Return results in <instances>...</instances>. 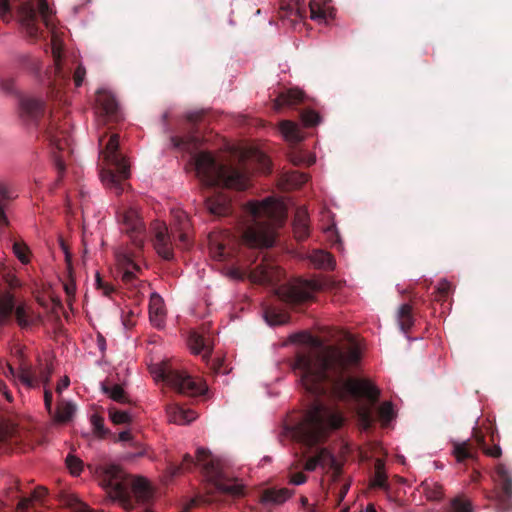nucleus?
<instances>
[{
	"label": "nucleus",
	"mask_w": 512,
	"mask_h": 512,
	"mask_svg": "<svg viewBox=\"0 0 512 512\" xmlns=\"http://www.w3.org/2000/svg\"><path fill=\"white\" fill-rule=\"evenodd\" d=\"M103 391L109 396V398L118 403L129 402L126 392L120 385L103 386Z\"/></svg>",
	"instance_id": "nucleus-38"
},
{
	"label": "nucleus",
	"mask_w": 512,
	"mask_h": 512,
	"mask_svg": "<svg viewBox=\"0 0 512 512\" xmlns=\"http://www.w3.org/2000/svg\"><path fill=\"white\" fill-rule=\"evenodd\" d=\"M5 373L7 376H11L14 379H19L21 383L29 388L36 386L37 381L33 375L31 366L23 364L18 370H15L11 365H8L7 372Z\"/></svg>",
	"instance_id": "nucleus-26"
},
{
	"label": "nucleus",
	"mask_w": 512,
	"mask_h": 512,
	"mask_svg": "<svg viewBox=\"0 0 512 512\" xmlns=\"http://www.w3.org/2000/svg\"><path fill=\"white\" fill-rule=\"evenodd\" d=\"M155 374L156 379L166 382L167 385L180 394L197 396L205 391V386L201 382L192 378L186 372L177 370L166 363L159 366Z\"/></svg>",
	"instance_id": "nucleus-10"
},
{
	"label": "nucleus",
	"mask_w": 512,
	"mask_h": 512,
	"mask_svg": "<svg viewBox=\"0 0 512 512\" xmlns=\"http://www.w3.org/2000/svg\"><path fill=\"white\" fill-rule=\"evenodd\" d=\"M109 418L114 424H128L131 422V415L127 411L119 410L112 406L108 409Z\"/></svg>",
	"instance_id": "nucleus-41"
},
{
	"label": "nucleus",
	"mask_w": 512,
	"mask_h": 512,
	"mask_svg": "<svg viewBox=\"0 0 512 512\" xmlns=\"http://www.w3.org/2000/svg\"><path fill=\"white\" fill-rule=\"evenodd\" d=\"M245 220L241 226V237L250 247H271L274 243L272 219L273 203L266 199L249 202L245 207Z\"/></svg>",
	"instance_id": "nucleus-6"
},
{
	"label": "nucleus",
	"mask_w": 512,
	"mask_h": 512,
	"mask_svg": "<svg viewBox=\"0 0 512 512\" xmlns=\"http://www.w3.org/2000/svg\"><path fill=\"white\" fill-rule=\"evenodd\" d=\"M310 14L313 20L325 19V10L315 1L312 0L309 3Z\"/></svg>",
	"instance_id": "nucleus-49"
},
{
	"label": "nucleus",
	"mask_w": 512,
	"mask_h": 512,
	"mask_svg": "<svg viewBox=\"0 0 512 512\" xmlns=\"http://www.w3.org/2000/svg\"><path fill=\"white\" fill-rule=\"evenodd\" d=\"M100 484L115 499L119 500L126 510L135 504L146 505L153 497L149 483L142 477H132L119 466L110 464L100 469Z\"/></svg>",
	"instance_id": "nucleus-5"
},
{
	"label": "nucleus",
	"mask_w": 512,
	"mask_h": 512,
	"mask_svg": "<svg viewBox=\"0 0 512 512\" xmlns=\"http://www.w3.org/2000/svg\"><path fill=\"white\" fill-rule=\"evenodd\" d=\"M144 455V449H140L138 452L136 453H128L127 454V458H134V457H140V456H143Z\"/></svg>",
	"instance_id": "nucleus-61"
},
{
	"label": "nucleus",
	"mask_w": 512,
	"mask_h": 512,
	"mask_svg": "<svg viewBox=\"0 0 512 512\" xmlns=\"http://www.w3.org/2000/svg\"><path fill=\"white\" fill-rule=\"evenodd\" d=\"M10 199L9 191L0 183V233L8 226L9 220L4 210V204Z\"/></svg>",
	"instance_id": "nucleus-40"
},
{
	"label": "nucleus",
	"mask_w": 512,
	"mask_h": 512,
	"mask_svg": "<svg viewBox=\"0 0 512 512\" xmlns=\"http://www.w3.org/2000/svg\"><path fill=\"white\" fill-rule=\"evenodd\" d=\"M135 313L133 311H129L122 316V323L126 328H132L135 325L134 321Z\"/></svg>",
	"instance_id": "nucleus-53"
},
{
	"label": "nucleus",
	"mask_w": 512,
	"mask_h": 512,
	"mask_svg": "<svg viewBox=\"0 0 512 512\" xmlns=\"http://www.w3.org/2000/svg\"><path fill=\"white\" fill-rule=\"evenodd\" d=\"M195 467L201 469L202 474L207 480V493L209 496H197L182 509L181 512H190V510L201 503H210L217 499L214 494L219 496L240 497L243 495V485L235 479L229 478L218 461H216L209 450L199 447L196 450V457L186 453L183 456L180 465L170 464L168 471L171 477L181 473L192 471Z\"/></svg>",
	"instance_id": "nucleus-3"
},
{
	"label": "nucleus",
	"mask_w": 512,
	"mask_h": 512,
	"mask_svg": "<svg viewBox=\"0 0 512 512\" xmlns=\"http://www.w3.org/2000/svg\"><path fill=\"white\" fill-rule=\"evenodd\" d=\"M317 283L308 280L280 285L276 289L278 298L290 306H297L312 299Z\"/></svg>",
	"instance_id": "nucleus-14"
},
{
	"label": "nucleus",
	"mask_w": 512,
	"mask_h": 512,
	"mask_svg": "<svg viewBox=\"0 0 512 512\" xmlns=\"http://www.w3.org/2000/svg\"><path fill=\"white\" fill-rule=\"evenodd\" d=\"M174 228L168 233L167 227L162 223H155L154 247L163 259L171 260L174 257L172 238L176 246L186 249L190 246L189 231L191 229L190 219L184 211L177 210L173 213Z\"/></svg>",
	"instance_id": "nucleus-8"
},
{
	"label": "nucleus",
	"mask_w": 512,
	"mask_h": 512,
	"mask_svg": "<svg viewBox=\"0 0 512 512\" xmlns=\"http://www.w3.org/2000/svg\"><path fill=\"white\" fill-rule=\"evenodd\" d=\"M116 220L120 231L129 237L136 248L141 249L145 242L146 229L138 210L122 203L116 209Z\"/></svg>",
	"instance_id": "nucleus-11"
},
{
	"label": "nucleus",
	"mask_w": 512,
	"mask_h": 512,
	"mask_svg": "<svg viewBox=\"0 0 512 512\" xmlns=\"http://www.w3.org/2000/svg\"><path fill=\"white\" fill-rule=\"evenodd\" d=\"M167 415L170 422L178 425L189 424L196 419V413L194 411L184 409L176 404H172L167 407Z\"/></svg>",
	"instance_id": "nucleus-25"
},
{
	"label": "nucleus",
	"mask_w": 512,
	"mask_h": 512,
	"mask_svg": "<svg viewBox=\"0 0 512 512\" xmlns=\"http://www.w3.org/2000/svg\"><path fill=\"white\" fill-rule=\"evenodd\" d=\"M205 206L211 215L217 217L227 216L232 211L230 196L221 191H214L212 195L206 197Z\"/></svg>",
	"instance_id": "nucleus-20"
},
{
	"label": "nucleus",
	"mask_w": 512,
	"mask_h": 512,
	"mask_svg": "<svg viewBox=\"0 0 512 512\" xmlns=\"http://www.w3.org/2000/svg\"><path fill=\"white\" fill-rule=\"evenodd\" d=\"M51 50L54 61V76L49 77V89L51 94H58L60 90L69 82L70 74L62 67V44L56 34L52 31Z\"/></svg>",
	"instance_id": "nucleus-16"
},
{
	"label": "nucleus",
	"mask_w": 512,
	"mask_h": 512,
	"mask_svg": "<svg viewBox=\"0 0 512 512\" xmlns=\"http://www.w3.org/2000/svg\"><path fill=\"white\" fill-rule=\"evenodd\" d=\"M66 465L73 475H78L83 468V462L78 457L71 454L66 457Z\"/></svg>",
	"instance_id": "nucleus-46"
},
{
	"label": "nucleus",
	"mask_w": 512,
	"mask_h": 512,
	"mask_svg": "<svg viewBox=\"0 0 512 512\" xmlns=\"http://www.w3.org/2000/svg\"><path fill=\"white\" fill-rule=\"evenodd\" d=\"M310 346L297 353L293 369L300 376L303 388L312 396H331L338 400L366 398L356 410L363 429H370L374 422V406L380 391L366 380L350 377L349 372L361 361V351L356 343L341 346H323L317 338L309 336ZM344 417L335 408L315 399L304 418L293 428V436L306 446L324 441L329 433L342 426Z\"/></svg>",
	"instance_id": "nucleus-1"
},
{
	"label": "nucleus",
	"mask_w": 512,
	"mask_h": 512,
	"mask_svg": "<svg viewBox=\"0 0 512 512\" xmlns=\"http://www.w3.org/2000/svg\"><path fill=\"white\" fill-rule=\"evenodd\" d=\"M75 512H93L86 504L76 501Z\"/></svg>",
	"instance_id": "nucleus-59"
},
{
	"label": "nucleus",
	"mask_w": 512,
	"mask_h": 512,
	"mask_svg": "<svg viewBox=\"0 0 512 512\" xmlns=\"http://www.w3.org/2000/svg\"><path fill=\"white\" fill-rule=\"evenodd\" d=\"M91 423L93 425V429H94V432L99 436V437H105L106 434L108 433V430L105 429L104 427V419L97 415V414H93L91 416Z\"/></svg>",
	"instance_id": "nucleus-47"
},
{
	"label": "nucleus",
	"mask_w": 512,
	"mask_h": 512,
	"mask_svg": "<svg viewBox=\"0 0 512 512\" xmlns=\"http://www.w3.org/2000/svg\"><path fill=\"white\" fill-rule=\"evenodd\" d=\"M133 440V436L130 431H122L119 433V441L130 442Z\"/></svg>",
	"instance_id": "nucleus-58"
},
{
	"label": "nucleus",
	"mask_w": 512,
	"mask_h": 512,
	"mask_svg": "<svg viewBox=\"0 0 512 512\" xmlns=\"http://www.w3.org/2000/svg\"><path fill=\"white\" fill-rule=\"evenodd\" d=\"M52 401H53V394L50 390H45L44 392V404L46 407V410L48 411L49 415H52Z\"/></svg>",
	"instance_id": "nucleus-55"
},
{
	"label": "nucleus",
	"mask_w": 512,
	"mask_h": 512,
	"mask_svg": "<svg viewBox=\"0 0 512 512\" xmlns=\"http://www.w3.org/2000/svg\"><path fill=\"white\" fill-rule=\"evenodd\" d=\"M96 103L107 121L118 122L122 119L118 102L111 92L104 89L99 90L96 95Z\"/></svg>",
	"instance_id": "nucleus-18"
},
{
	"label": "nucleus",
	"mask_w": 512,
	"mask_h": 512,
	"mask_svg": "<svg viewBox=\"0 0 512 512\" xmlns=\"http://www.w3.org/2000/svg\"><path fill=\"white\" fill-rule=\"evenodd\" d=\"M19 17L30 38H38L41 34L39 17L48 29H54L52 10L46 0H39L37 5L32 2L22 4L19 8Z\"/></svg>",
	"instance_id": "nucleus-9"
},
{
	"label": "nucleus",
	"mask_w": 512,
	"mask_h": 512,
	"mask_svg": "<svg viewBox=\"0 0 512 512\" xmlns=\"http://www.w3.org/2000/svg\"><path fill=\"white\" fill-rule=\"evenodd\" d=\"M366 512H377L374 505L369 504L366 508Z\"/></svg>",
	"instance_id": "nucleus-63"
},
{
	"label": "nucleus",
	"mask_w": 512,
	"mask_h": 512,
	"mask_svg": "<svg viewBox=\"0 0 512 512\" xmlns=\"http://www.w3.org/2000/svg\"><path fill=\"white\" fill-rule=\"evenodd\" d=\"M96 286L98 289L103 291L105 296H110L115 291L114 286L108 282L103 281L99 273H96Z\"/></svg>",
	"instance_id": "nucleus-50"
},
{
	"label": "nucleus",
	"mask_w": 512,
	"mask_h": 512,
	"mask_svg": "<svg viewBox=\"0 0 512 512\" xmlns=\"http://www.w3.org/2000/svg\"><path fill=\"white\" fill-rule=\"evenodd\" d=\"M280 276L281 270L267 260H262V262L249 273L250 280L259 284H274L279 281Z\"/></svg>",
	"instance_id": "nucleus-19"
},
{
	"label": "nucleus",
	"mask_w": 512,
	"mask_h": 512,
	"mask_svg": "<svg viewBox=\"0 0 512 512\" xmlns=\"http://www.w3.org/2000/svg\"><path fill=\"white\" fill-rule=\"evenodd\" d=\"M13 252L21 263L27 264L29 262V248L24 242L15 241L13 243Z\"/></svg>",
	"instance_id": "nucleus-43"
},
{
	"label": "nucleus",
	"mask_w": 512,
	"mask_h": 512,
	"mask_svg": "<svg viewBox=\"0 0 512 512\" xmlns=\"http://www.w3.org/2000/svg\"><path fill=\"white\" fill-rule=\"evenodd\" d=\"M206 116L204 110L190 112L186 115V133L171 137L174 147L189 152L195 165L197 176L207 186L245 190L249 186L247 173L238 167L219 162L210 152L196 150L201 146L203 137L199 125Z\"/></svg>",
	"instance_id": "nucleus-2"
},
{
	"label": "nucleus",
	"mask_w": 512,
	"mask_h": 512,
	"mask_svg": "<svg viewBox=\"0 0 512 512\" xmlns=\"http://www.w3.org/2000/svg\"><path fill=\"white\" fill-rule=\"evenodd\" d=\"M266 322L271 326L283 325L289 321V314L275 307H268L264 312Z\"/></svg>",
	"instance_id": "nucleus-35"
},
{
	"label": "nucleus",
	"mask_w": 512,
	"mask_h": 512,
	"mask_svg": "<svg viewBox=\"0 0 512 512\" xmlns=\"http://www.w3.org/2000/svg\"><path fill=\"white\" fill-rule=\"evenodd\" d=\"M85 75H86V70H85L84 66L79 64L77 66V68L75 69V72L73 75V80H74L76 87H80L82 85Z\"/></svg>",
	"instance_id": "nucleus-51"
},
{
	"label": "nucleus",
	"mask_w": 512,
	"mask_h": 512,
	"mask_svg": "<svg viewBox=\"0 0 512 512\" xmlns=\"http://www.w3.org/2000/svg\"><path fill=\"white\" fill-rule=\"evenodd\" d=\"M289 159L296 166L302 165V164H306L309 166L315 162L314 157L308 156V155L302 153L301 151H297V150L291 151V153L289 154Z\"/></svg>",
	"instance_id": "nucleus-42"
},
{
	"label": "nucleus",
	"mask_w": 512,
	"mask_h": 512,
	"mask_svg": "<svg viewBox=\"0 0 512 512\" xmlns=\"http://www.w3.org/2000/svg\"><path fill=\"white\" fill-rule=\"evenodd\" d=\"M1 87L4 91L12 93L14 91V81L12 79H6L1 82Z\"/></svg>",
	"instance_id": "nucleus-56"
},
{
	"label": "nucleus",
	"mask_w": 512,
	"mask_h": 512,
	"mask_svg": "<svg viewBox=\"0 0 512 512\" xmlns=\"http://www.w3.org/2000/svg\"><path fill=\"white\" fill-rule=\"evenodd\" d=\"M378 417L385 423L390 422L394 417V410L391 402L382 403L377 410Z\"/></svg>",
	"instance_id": "nucleus-44"
},
{
	"label": "nucleus",
	"mask_w": 512,
	"mask_h": 512,
	"mask_svg": "<svg viewBox=\"0 0 512 512\" xmlns=\"http://www.w3.org/2000/svg\"><path fill=\"white\" fill-rule=\"evenodd\" d=\"M303 100V92L298 89H288L281 92L275 99L274 106L279 109L283 106H293Z\"/></svg>",
	"instance_id": "nucleus-28"
},
{
	"label": "nucleus",
	"mask_w": 512,
	"mask_h": 512,
	"mask_svg": "<svg viewBox=\"0 0 512 512\" xmlns=\"http://www.w3.org/2000/svg\"><path fill=\"white\" fill-rule=\"evenodd\" d=\"M262 160H263V163H264V168H263L264 172L269 173L270 172L269 160L266 157H264V156H262Z\"/></svg>",
	"instance_id": "nucleus-62"
},
{
	"label": "nucleus",
	"mask_w": 512,
	"mask_h": 512,
	"mask_svg": "<svg viewBox=\"0 0 512 512\" xmlns=\"http://www.w3.org/2000/svg\"><path fill=\"white\" fill-rule=\"evenodd\" d=\"M472 439L475 442L474 446L471 439L463 442L452 443V454L458 463H464L466 460H477V448H480L483 453L492 458H500L502 455V449L499 445L493 447H487L485 442L484 434L475 427L472 432Z\"/></svg>",
	"instance_id": "nucleus-13"
},
{
	"label": "nucleus",
	"mask_w": 512,
	"mask_h": 512,
	"mask_svg": "<svg viewBox=\"0 0 512 512\" xmlns=\"http://www.w3.org/2000/svg\"><path fill=\"white\" fill-rule=\"evenodd\" d=\"M375 471L374 475L370 481L371 488H380L383 490H388L389 485L387 481V474L385 472V463L381 459H376L374 465Z\"/></svg>",
	"instance_id": "nucleus-29"
},
{
	"label": "nucleus",
	"mask_w": 512,
	"mask_h": 512,
	"mask_svg": "<svg viewBox=\"0 0 512 512\" xmlns=\"http://www.w3.org/2000/svg\"><path fill=\"white\" fill-rule=\"evenodd\" d=\"M188 343L190 349L194 354L202 353L203 360L206 361L209 369L214 374H226L227 371L224 369V361L220 358H211L212 346L207 337L197 333L192 332L189 335Z\"/></svg>",
	"instance_id": "nucleus-15"
},
{
	"label": "nucleus",
	"mask_w": 512,
	"mask_h": 512,
	"mask_svg": "<svg viewBox=\"0 0 512 512\" xmlns=\"http://www.w3.org/2000/svg\"><path fill=\"white\" fill-rule=\"evenodd\" d=\"M47 495V489L43 486H38L32 492L31 497H22L17 505V509L20 512H26L32 506L34 502H42L44 497Z\"/></svg>",
	"instance_id": "nucleus-33"
},
{
	"label": "nucleus",
	"mask_w": 512,
	"mask_h": 512,
	"mask_svg": "<svg viewBox=\"0 0 512 512\" xmlns=\"http://www.w3.org/2000/svg\"><path fill=\"white\" fill-rule=\"evenodd\" d=\"M310 260L319 269L332 270L335 267L333 256L323 250H315L310 255Z\"/></svg>",
	"instance_id": "nucleus-31"
},
{
	"label": "nucleus",
	"mask_w": 512,
	"mask_h": 512,
	"mask_svg": "<svg viewBox=\"0 0 512 512\" xmlns=\"http://www.w3.org/2000/svg\"><path fill=\"white\" fill-rule=\"evenodd\" d=\"M230 276L234 279L243 280L245 278V273L239 269H232L230 271Z\"/></svg>",
	"instance_id": "nucleus-60"
},
{
	"label": "nucleus",
	"mask_w": 512,
	"mask_h": 512,
	"mask_svg": "<svg viewBox=\"0 0 512 512\" xmlns=\"http://www.w3.org/2000/svg\"><path fill=\"white\" fill-rule=\"evenodd\" d=\"M11 8L8 0H0V18L3 21H9Z\"/></svg>",
	"instance_id": "nucleus-52"
},
{
	"label": "nucleus",
	"mask_w": 512,
	"mask_h": 512,
	"mask_svg": "<svg viewBox=\"0 0 512 512\" xmlns=\"http://www.w3.org/2000/svg\"><path fill=\"white\" fill-rule=\"evenodd\" d=\"M106 134L105 132L99 137V155L103 163L100 178L106 187L114 189L115 193L120 195L125 190V181L130 177V166L119 150V135L111 134L104 143Z\"/></svg>",
	"instance_id": "nucleus-7"
},
{
	"label": "nucleus",
	"mask_w": 512,
	"mask_h": 512,
	"mask_svg": "<svg viewBox=\"0 0 512 512\" xmlns=\"http://www.w3.org/2000/svg\"><path fill=\"white\" fill-rule=\"evenodd\" d=\"M496 475L501 484V492L496 493L498 508L503 512L508 511L509 501L512 499V473L505 464L499 463L495 468Z\"/></svg>",
	"instance_id": "nucleus-17"
},
{
	"label": "nucleus",
	"mask_w": 512,
	"mask_h": 512,
	"mask_svg": "<svg viewBox=\"0 0 512 512\" xmlns=\"http://www.w3.org/2000/svg\"><path fill=\"white\" fill-rule=\"evenodd\" d=\"M305 14V8H303L298 1L295 3L283 5L280 11L281 18H290L292 21H295L297 19H303L305 17Z\"/></svg>",
	"instance_id": "nucleus-37"
},
{
	"label": "nucleus",
	"mask_w": 512,
	"mask_h": 512,
	"mask_svg": "<svg viewBox=\"0 0 512 512\" xmlns=\"http://www.w3.org/2000/svg\"><path fill=\"white\" fill-rule=\"evenodd\" d=\"M425 492L430 500H440L444 495L443 487L438 483H434L432 487L427 486Z\"/></svg>",
	"instance_id": "nucleus-48"
},
{
	"label": "nucleus",
	"mask_w": 512,
	"mask_h": 512,
	"mask_svg": "<svg viewBox=\"0 0 512 512\" xmlns=\"http://www.w3.org/2000/svg\"><path fill=\"white\" fill-rule=\"evenodd\" d=\"M70 384V380L67 376H65L63 379H61L56 387V392L61 393L64 389H66Z\"/></svg>",
	"instance_id": "nucleus-57"
},
{
	"label": "nucleus",
	"mask_w": 512,
	"mask_h": 512,
	"mask_svg": "<svg viewBox=\"0 0 512 512\" xmlns=\"http://www.w3.org/2000/svg\"><path fill=\"white\" fill-rule=\"evenodd\" d=\"M306 480H307V477L302 472H296L290 476V483H292L294 485H301V484L305 483Z\"/></svg>",
	"instance_id": "nucleus-54"
},
{
	"label": "nucleus",
	"mask_w": 512,
	"mask_h": 512,
	"mask_svg": "<svg viewBox=\"0 0 512 512\" xmlns=\"http://www.w3.org/2000/svg\"><path fill=\"white\" fill-rule=\"evenodd\" d=\"M334 463L333 455L326 449H320L316 455L310 457L305 463V469L307 471H313L317 466H326Z\"/></svg>",
	"instance_id": "nucleus-30"
},
{
	"label": "nucleus",
	"mask_w": 512,
	"mask_h": 512,
	"mask_svg": "<svg viewBox=\"0 0 512 512\" xmlns=\"http://www.w3.org/2000/svg\"><path fill=\"white\" fill-rule=\"evenodd\" d=\"M292 495V491L288 488H280V489H266L260 496V502L267 505H280L284 503L287 499H289Z\"/></svg>",
	"instance_id": "nucleus-24"
},
{
	"label": "nucleus",
	"mask_w": 512,
	"mask_h": 512,
	"mask_svg": "<svg viewBox=\"0 0 512 512\" xmlns=\"http://www.w3.org/2000/svg\"><path fill=\"white\" fill-rule=\"evenodd\" d=\"M453 290L454 289L451 283L446 279H442L436 288L434 300L440 303H444L453 293Z\"/></svg>",
	"instance_id": "nucleus-39"
},
{
	"label": "nucleus",
	"mask_w": 512,
	"mask_h": 512,
	"mask_svg": "<svg viewBox=\"0 0 512 512\" xmlns=\"http://www.w3.org/2000/svg\"><path fill=\"white\" fill-rule=\"evenodd\" d=\"M280 131L285 139L291 143L297 144L303 139L298 125L292 121H282L280 123Z\"/></svg>",
	"instance_id": "nucleus-32"
},
{
	"label": "nucleus",
	"mask_w": 512,
	"mask_h": 512,
	"mask_svg": "<svg viewBox=\"0 0 512 512\" xmlns=\"http://www.w3.org/2000/svg\"><path fill=\"white\" fill-rule=\"evenodd\" d=\"M134 257V254L128 252L117 253V261L123 269L122 280L127 284L132 282L136 277L135 273L141 270L140 266L134 261Z\"/></svg>",
	"instance_id": "nucleus-22"
},
{
	"label": "nucleus",
	"mask_w": 512,
	"mask_h": 512,
	"mask_svg": "<svg viewBox=\"0 0 512 512\" xmlns=\"http://www.w3.org/2000/svg\"><path fill=\"white\" fill-rule=\"evenodd\" d=\"M397 318L400 329L406 333L414 324L411 305L402 304L398 309Z\"/></svg>",
	"instance_id": "nucleus-36"
},
{
	"label": "nucleus",
	"mask_w": 512,
	"mask_h": 512,
	"mask_svg": "<svg viewBox=\"0 0 512 512\" xmlns=\"http://www.w3.org/2000/svg\"><path fill=\"white\" fill-rule=\"evenodd\" d=\"M281 180L288 189H296L308 181V175L299 171H288L281 176Z\"/></svg>",
	"instance_id": "nucleus-34"
},
{
	"label": "nucleus",
	"mask_w": 512,
	"mask_h": 512,
	"mask_svg": "<svg viewBox=\"0 0 512 512\" xmlns=\"http://www.w3.org/2000/svg\"><path fill=\"white\" fill-rule=\"evenodd\" d=\"M14 315L17 325L21 329H30L39 322V315L27 304L16 305L12 294L0 296V324L7 323Z\"/></svg>",
	"instance_id": "nucleus-12"
},
{
	"label": "nucleus",
	"mask_w": 512,
	"mask_h": 512,
	"mask_svg": "<svg viewBox=\"0 0 512 512\" xmlns=\"http://www.w3.org/2000/svg\"><path fill=\"white\" fill-rule=\"evenodd\" d=\"M65 290H66V293H67L68 295H70V294H72V293H73L74 288H72V287H70V286L66 285V286H65Z\"/></svg>",
	"instance_id": "nucleus-64"
},
{
	"label": "nucleus",
	"mask_w": 512,
	"mask_h": 512,
	"mask_svg": "<svg viewBox=\"0 0 512 512\" xmlns=\"http://www.w3.org/2000/svg\"><path fill=\"white\" fill-rule=\"evenodd\" d=\"M301 120L305 126H315L320 122V116L314 110L306 109L301 112Z\"/></svg>",
	"instance_id": "nucleus-45"
},
{
	"label": "nucleus",
	"mask_w": 512,
	"mask_h": 512,
	"mask_svg": "<svg viewBox=\"0 0 512 512\" xmlns=\"http://www.w3.org/2000/svg\"><path fill=\"white\" fill-rule=\"evenodd\" d=\"M46 111L45 102L41 98L22 96L19 99V114L26 123L34 124L43 131L50 145L60 154L55 155V165L61 175L65 170L64 153L71 152V124L59 114H50L43 125L40 121Z\"/></svg>",
	"instance_id": "nucleus-4"
},
{
	"label": "nucleus",
	"mask_w": 512,
	"mask_h": 512,
	"mask_svg": "<svg viewBox=\"0 0 512 512\" xmlns=\"http://www.w3.org/2000/svg\"><path fill=\"white\" fill-rule=\"evenodd\" d=\"M166 309L163 298L158 293H152L149 300V318L152 325L158 329L164 326Z\"/></svg>",
	"instance_id": "nucleus-21"
},
{
	"label": "nucleus",
	"mask_w": 512,
	"mask_h": 512,
	"mask_svg": "<svg viewBox=\"0 0 512 512\" xmlns=\"http://www.w3.org/2000/svg\"><path fill=\"white\" fill-rule=\"evenodd\" d=\"M294 235L298 241H303L308 238L310 234L309 228V215L304 207H299L296 210L293 221Z\"/></svg>",
	"instance_id": "nucleus-23"
},
{
	"label": "nucleus",
	"mask_w": 512,
	"mask_h": 512,
	"mask_svg": "<svg viewBox=\"0 0 512 512\" xmlns=\"http://www.w3.org/2000/svg\"><path fill=\"white\" fill-rule=\"evenodd\" d=\"M75 413V406L67 401L60 400L57 403V408L55 411L52 410V415H50L54 422L63 424L69 422Z\"/></svg>",
	"instance_id": "nucleus-27"
}]
</instances>
